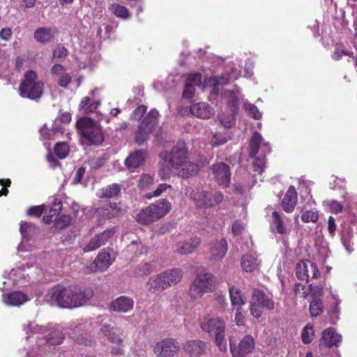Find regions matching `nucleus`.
<instances>
[{
	"label": "nucleus",
	"instance_id": "35",
	"mask_svg": "<svg viewBox=\"0 0 357 357\" xmlns=\"http://www.w3.org/2000/svg\"><path fill=\"white\" fill-rule=\"evenodd\" d=\"M206 348V344L201 340L188 341L184 344L185 352L190 356H197L202 354Z\"/></svg>",
	"mask_w": 357,
	"mask_h": 357
},
{
	"label": "nucleus",
	"instance_id": "53",
	"mask_svg": "<svg viewBox=\"0 0 357 357\" xmlns=\"http://www.w3.org/2000/svg\"><path fill=\"white\" fill-rule=\"evenodd\" d=\"M116 232V227H113L105 230L103 232L97 234L99 237L102 245H105L106 243L114 236Z\"/></svg>",
	"mask_w": 357,
	"mask_h": 357
},
{
	"label": "nucleus",
	"instance_id": "64",
	"mask_svg": "<svg viewBox=\"0 0 357 357\" xmlns=\"http://www.w3.org/2000/svg\"><path fill=\"white\" fill-rule=\"evenodd\" d=\"M67 54V50L63 46L57 45L53 52V57L61 59L63 58Z\"/></svg>",
	"mask_w": 357,
	"mask_h": 357
},
{
	"label": "nucleus",
	"instance_id": "33",
	"mask_svg": "<svg viewBox=\"0 0 357 357\" xmlns=\"http://www.w3.org/2000/svg\"><path fill=\"white\" fill-rule=\"evenodd\" d=\"M229 297L233 309H241L246 303V298L241 291L234 287L229 289Z\"/></svg>",
	"mask_w": 357,
	"mask_h": 357
},
{
	"label": "nucleus",
	"instance_id": "55",
	"mask_svg": "<svg viewBox=\"0 0 357 357\" xmlns=\"http://www.w3.org/2000/svg\"><path fill=\"white\" fill-rule=\"evenodd\" d=\"M71 218L69 215H63L55 220V226L57 229H62L70 225Z\"/></svg>",
	"mask_w": 357,
	"mask_h": 357
},
{
	"label": "nucleus",
	"instance_id": "24",
	"mask_svg": "<svg viewBox=\"0 0 357 357\" xmlns=\"http://www.w3.org/2000/svg\"><path fill=\"white\" fill-rule=\"evenodd\" d=\"M51 73L61 87L66 88L71 82V75L61 64H54L51 68Z\"/></svg>",
	"mask_w": 357,
	"mask_h": 357
},
{
	"label": "nucleus",
	"instance_id": "7",
	"mask_svg": "<svg viewBox=\"0 0 357 357\" xmlns=\"http://www.w3.org/2000/svg\"><path fill=\"white\" fill-rule=\"evenodd\" d=\"M215 287L214 276L210 273L198 274L189 288V295L197 300L208 292L212 291Z\"/></svg>",
	"mask_w": 357,
	"mask_h": 357
},
{
	"label": "nucleus",
	"instance_id": "51",
	"mask_svg": "<svg viewBox=\"0 0 357 357\" xmlns=\"http://www.w3.org/2000/svg\"><path fill=\"white\" fill-rule=\"evenodd\" d=\"M310 312L312 317H317L323 312V303L320 299H314L310 305Z\"/></svg>",
	"mask_w": 357,
	"mask_h": 357
},
{
	"label": "nucleus",
	"instance_id": "29",
	"mask_svg": "<svg viewBox=\"0 0 357 357\" xmlns=\"http://www.w3.org/2000/svg\"><path fill=\"white\" fill-rule=\"evenodd\" d=\"M146 159V153L137 151L130 153L125 160L126 166L131 170L137 169L143 165Z\"/></svg>",
	"mask_w": 357,
	"mask_h": 357
},
{
	"label": "nucleus",
	"instance_id": "37",
	"mask_svg": "<svg viewBox=\"0 0 357 357\" xmlns=\"http://www.w3.org/2000/svg\"><path fill=\"white\" fill-rule=\"evenodd\" d=\"M260 261L252 255H245L241 259V268L245 272H254L259 269Z\"/></svg>",
	"mask_w": 357,
	"mask_h": 357
},
{
	"label": "nucleus",
	"instance_id": "32",
	"mask_svg": "<svg viewBox=\"0 0 357 357\" xmlns=\"http://www.w3.org/2000/svg\"><path fill=\"white\" fill-rule=\"evenodd\" d=\"M222 98L231 106L233 112L237 110L239 100H243V96L241 94L240 90L237 87L233 90L225 91L222 94Z\"/></svg>",
	"mask_w": 357,
	"mask_h": 357
},
{
	"label": "nucleus",
	"instance_id": "45",
	"mask_svg": "<svg viewBox=\"0 0 357 357\" xmlns=\"http://www.w3.org/2000/svg\"><path fill=\"white\" fill-rule=\"evenodd\" d=\"M161 158L160 162V169L158 172V175L160 176V178L163 180L167 179L170 177L172 174V169H174L173 167H172L171 164L169 162V160H166Z\"/></svg>",
	"mask_w": 357,
	"mask_h": 357
},
{
	"label": "nucleus",
	"instance_id": "10",
	"mask_svg": "<svg viewBox=\"0 0 357 357\" xmlns=\"http://www.w3.org/2000/svg\"><path fill=\"white\" fill-rule=\"evenodd\" d=\"M116 259L115 253L109 248L101 250L94 261L86 268L85 273L106 271Z\"/></svg>",
	"mask_w": 357,
	"mask_h": 357
},
{
	"label": "nucleus",
	"instance_id": "1",
	"mask_svg": "<svg viewBox=\"0 0 357 357\" xmlns=\"http://www.w3.org/2000/svg\"><path fill=\"white\" fill-rule=\"evenodd\" d=\"M93 296L91 289H82L77 287L55 285L45 295L46 301L63 308H75L84 305Z\"/></svg>",
	"mask_w": 357,
	"mask_h": 357
},
{
	"label": "nucleus",
	"instance_id": "21",
	"mask_svg": "<svg viewBox=\"0 0 357 357\" xmlns=\"http://www.w3.org/2000/svg\"><path fill=\"white\" fill-rule=\"evenodd\" d=\"M100 331L110 342L119 344L123 341L122 334L111 321L104 323Z\"/></svg>",
	"mask_w": 357,
	"mask_h": 357
},
{
	"label": "nucleus",
	"instance_id": "31",
	"mask_svg": "<svg viewBox=\"0 0 357 357\" xmlns=\"http://www.w3.org/2000/svg\"><path fill=\"white\" fill-rule=\"evenodd\" d=\"M190 112L192 115L200 119H208L213 114V109L206 102H199L190 107Z\"/></svg>",
	"mask_w": 357,
	"mask_h": 357
},
{
	"label": "nucleus",
	"instance_id": "20",
	"mask_svg": "<svg viewBox=\"0 0 357 357\" xmlns=\"http://www.w3.org/2000/svg\"><path fill=\"white\" fill-rule=\"evenodd\" d=\"M201 243L200 238L194 236L188 240L178 242L175 245V251L182 255L194 252Z\"/></svg>",
	"mask_w": 357,
	"mask_h": 357
},
{
	"label": "nucleus",
	"instance_id": "40",
	"mask_svg": "<svg viewBox=\"0 0 357 357\" xmlns=\"http://www.w3.org/2000/svg\"><path fill=\"white\" fill-rule=\"evenodd\" d=\"M150 206L142 208L137 215L136 220L142 225H149L157 220Z\"/></svg>",
	"mask_w": 357,
	"mask_h": 357
},
{
	"label": "nucleus",
	"instance_id": "23",
	"mask_svg": "<svg viewBox=\"0 0 357 357\" xmlns=\"http://www.w3.org/2000/svg\"><path fill=\"white\" fill-rule=\"evenodd\" d=\"M29 300L28 296L20 291L3 294L2 301L8 306H20Z\"/></svg>",
	"mask_w": 357,
	"mask_h": 357
},
{
	"label": "nucleus",
	"instance_id": "47",
	"mask_svg": "<svg viewBox=\"0 0 357 357\" xmlns=\"http://www.w3.org/2000/svg\"><path fill=\"white\" fill-rule=\"evenodd\" d=\"M324 205L330 212L333 213H341L344 208L343 205L340 202L334 199L324 202Z\"/></svg>",
	"mask_w": 357,
	"mask_h": 357
},
{
	"label": "nucleus",
	"instance_id": "34",
	"mask_svg": "<svg viewBox=\"0 0 357 357\" xmlns=\"http://www.w3.org/2000/svg\"><path fill=\"white\" fill-rule=\"evenodd\" d=\"M168 288L181 282L183 273L180 268H172L162 272Z\"/></svg>",
	"mask_w": 357,
	"mask_h": 357
},
{
	"label": "nucleus",
	"instance_id": "8",
	"mask_svg": "<svg viewBox=\"0 0 357 357\" xmlns=\"http://www.w3.org/2000/svg\"><path fill=\"white\" fill-rule=\"evenodd\" d=\"M159 112L153 109L141 121L135 132V142L138 144H143L149 137L158 123Z\"/></svg>",
	"mask_w": 357,
	"mask_h": 357
},
{
	"label": "nucleus",
	"instance_id": "52",
	"mask_svg": "<svg viewBox=\"0 0 357 357\" xmlns=\"http://www.w3.org/2000/svg\"><path fill=\"white\" fill-rule=\"evenodd\" d=\"M68 151V146L65 142H59L54 146V152L61 159L65 158L67 156Z\"/></svg>",
	"mask_w": 357,
	"mask_h": 357
},
{
	"label": "nucleus",
	"instance_id": "27",
	"mask_svg": "<svg viewBox=\"0 0 357 357\" xmlns=\"http://www.w3.org/2000/svg\"><path fill=\"white\" fill-rule=\"evenodd\" d=\"M155 218L158 220L164 217L171 210L172 204L166 199H161L149 205Z\"/></svg>",
	"mask_w": 357,
	"mask_h": 357
},
{
	"label": "nucleus",
	"instance_id": "6",
	"mask_svg": "<svg viewBox=\"0 0 357 357\" xmlns=\"http://www.w3.org/2000/svg\"><path fill=\"white\" fill-rule=\"evenodd\" d=\"M80 135L90 144H99L104 140L100 126L90 118H82L77 121Z\"/></svg>",
	"mask_w": 357,
	"mask_h": 357
},
{
	"label": "nucleus",
	"instance_id": "48",
	"mask_svg": "<svg viewBox=\"0 0 357 357\" xmlns=\"http://www.w3.org/2000/svg\"><path fill=\"white\" fill-rule=\"evenodd\" d=\"M103 245L98 235H96L90 239L89 243L83 248L84 252H89L97 250Z\"/></svg>",
	"mask_w": 357,
	"mask_h": 357
},
{
	"label": "nucleus",
	"instance_id": "17",
	"mask_svg": "<svg viewBox=\"0 0 357 357\" xmlns=\"http://www.w3.org/2000/svg\"><path fill=\"white\" fill-rule=\"evenodd\" d=\"M296 273L299 279L306 281L317 278L320 275L317 265L309 260L298 262L296 265Z\"/></svg>",
	"mask_w": 357,
	"mask_h": 357
},
{
	"label": "nucleus",
	"instance_id": "3",
	"mask_svg": "<svg viewBox=\"0 0 357 357\" xmlns=\"http://www.w3.org/2000/svg\"><path fill=\"white\" fill-rule=\"evenodd\" d=\"M161 157L164 160H169L177 175L181 177L193 176L199 172V166L187 160V150L183 144L176 146L169 153L162 152Z\"/></svg>",
	"mask_w": 357,
	"mask_h": 357
},
{
	"label": "nucleus",
	"instance_id": "4",
	"mask_svg": "<svg viewBox=\"0 0 357 357\" xmlns=\"http://www.w3.org/2000/svg\"><path fill=\"white\" fill-rule=\"evenodd\" d=\"M203 331L213 335L216 345L221 351H226L227 349V341L225 337V324L220 317H206L201 322Z\"/></svg>",
	"mask_w": 357,
	"mask_h": 357
},
{
	"label": "nucleus",
	"instance_id": "56",
	"mask_svg": "<svg viewBox=\"0 0 357 357\" xmlns=\"http://www.w3.org/2000/svg\"><path fill=\"white\" fill-rule=\"evenodd\" d=\"M223 200V195L220 192H216L215 194L210 193L208 202L206 203L208 204V207L213 206L215 205H218L220 202H222Z\"/></svg>",
	"mask_w": 357,
	"mask_h": 357
},
{
	"label": "nucleus",
	"instance_id": "38",
	"mask_svg": "<svg viewBox=\"0 0 357 357\" xmlns=\"http://www.w3.org/2000/svg\"><path fill=\"white\" fill-rule=\"evenodd\" d=\"M227 252V243L225 239L216 241L211 248V257L220 259L224 257Z\"/></svg>",
	"mask_w": 357,
	"mask_h": 357
},
{
	"label": "nucleus",
	"instance_id": "9",
	"mask_svg": "<svg viewBox=\"0 0 357 357\" xmlns=\"http://www.w3.org/2000/svg\"><path fill=\"white\" fill-rule=\"evenodd\" d=\"M275 307L273 301L264 291L255 289L250 301V313L255 318H259L262 310H273Z\"/></svg>",
	"mask_w": 357,
	"mask_h": 357
},
{
	"label": "nucleus",
	"instance_id": "41",
	"mask_svg": "<svg viewBox=\"0 0 357 357\" xmlns=\"http://www.w3.org/2000/svg\"><path fill=\"white\" fill-rule=\"evenodd\" d=\"M120 190V186L118 184L113 183L100 190L97 192V195L100 198H112L117 195Z\"/></svg>",
	"mask_w": 357,
	"mask_h": 357
},
{
	"label": "nucleus",
	"instance_id": "43",
	"mask_svg": "<svg viewBox=\"0 0 357 357\" xmlns=\"http://www.w3.org/2000/svg\"><path fill=\"white\" fill-rule=\"evenodd\" d=\"M154 269V265L151 262H142L136 267L134 275L137 277L144 276L151 273Z\"/></svg>",
	"mask_w": 357,
	"mask_h": 357
},
{
	"label": "nucleus",
	"instance_id": "62",
	"mask_svg": "<svg viewBox=\"0 0 357 357\" xmlns=\"http://www.w3.org/2000/svg\"><path fill=\"white\" fill-rule=\"evenodd\" d=\"M254 169L258 174H261L265 167V156L257 158L253 163Z\"/></svg>",
	"mask_w": 357,
	"mask_h": 357
},
{
	"label": "nucleus",
	"instance_id": "61",
	"mask_svg": "<svg viewBox=\"0 0 357 357\" xmlns=\"http://www.w3.org/2000/svg\"><path fill=\"white\" fill-rule=\"evenodd\" d=\"M56 206L57 207H56V208L50 209L49 214L43 216V220L44 222L50 223L52 221V219L53 217L59 215V211L61 210V207L60 202L58 203Z\"/></svg>",
	"mask_w": 357,
	"mask_h": 357
},
{
	"label": "nucleus",
	"instance_id": "19",
	"mask_svg": "<svg viewBox=\"0 0 357 357\" xmlns=\"http://www.w3.org/2000/svg\"><path fill=\"white\" fill-rule=\"evenodd\" d=\"M126 208L120 203H108L97 209L98 215L105 219H111L123 214Z\"/></svg>",
	"mask_w": 357,
	"mask_h": 357
},
{
	"label": "nucleus",
	"instance_id": "39",
	"mask_svg": "<svg viewBox=\"0 0 357 357\" xmlns=\"http://www.w3.org/2000/svg\"><path fill=\"white\" fill-rule=\"evenodd\" d=\"M210 193L206 191L192 190L190 194V198L195 202L197 206L199 208L208 207Z\"/></svg>",
	"mask_w": 357,
	"mask_h": 357
},
{
	"label": "nucleus",
	"instance_id": "44",
	"mask_svg": "<svg viewBox=\"0 0 357 357\" xmlns=\"http://www.w3.org/2000/svg\"><path fill=\"white\" fill-rule=\"evenodd\" d=\"M126 250L132 256L138 257L144 252L145 249L140 241H133L127 246Z\"/></svg>",
	"mask_w": 357,
	"mask_h": 357
},
{
	"label": "nucleus",
	"instance_id": "15",
	"mask_svg": "<svg viewBox=\"0 0 357 357\" xmlns=\"http://www.w3.org/2000/svg\"><path fill=\"white\" fill-rule=\"evenodd\" d=\"M229 345L232 357H241L251 354L253 351L255 342L252 335H247L240 341L238 348H236L235 344L231 338H229Z\"/></svg>",
	"mask_w": 357,
	"mask_h": 357
},
{
	"label": "nucleus",
	"instance_id": "5",
	"mask_svg": "<svg viewBox=\"0 0 357 357\" xmlns=\"http://www.w3.org/2000/svg\"><path fill=\"white\" fill-rule=\"evenodd\" d=\"M43 82L38 79L36 72L29 70L25 73L19 88L20 95L31 100L39 99L43 95Z\"/></svg>",
	"mask_w": 357,
	"mask_h": 357
},
{
	"label": "nucleus",
	"instance_id": "54",
	"mask_svg": "<svg viewBox=\"0 0 357 357\" xmlns=\"http://www.w3.org/2000/svg\"><path fill=\"white\" fill-rule=\"evenodd\" d=\"M154 183V177L150 174H143L139 181L138 185L141 189L149 188Z\"/></svg>",
	"mask_w": 357,
	"mask_h": 357
},
{
	"label": "nucleus",
	"instance_id": "14",
	"mask_svg": "<svg viewBox=\"0 0 357 357\" xmlns=\"http://www.w3.org/2000/svg\"><path fill=\"white\" fill-rule=\"evenodd\" d=\"M211 176L222 188H227L231 182L229 167L224 162H217L211 167Z\"/></svg>",
	"mask_w": 357,
	"mask_h": 357
},
{
	"label": "nucleus",
	"instance_id": "13",
	"mask_svg": "<svg viewBox=\"0 0 357 357\" xmlns=\"http://www.w3.org/2000/svg\"><path fill=\"white\" fill-rule=\"evenodd\" d=\"M240 74L241 72L239 70L232 69L231 71L227 75V77L223 75L221 77H211L206 79L202 87L204 89L209 88L211 89V93H218L220 91V86H223L230 81L236 80L240 76Z\"/></svg>",
	"mask_w": 357,
	"mask_h": 357
},
{
	"label": "nucleus",
	"instance_id": "49",
	"mask_svg": "<svg viewBox=\"0 0 357 357\" xmlns=\"http://www.w3.org/2000/svg\"><path fill=\"white\" fill-rule=\"evenodd\" d=\"M243 108L248 112L252 116L257 120L261 118V113L259 111L257 106L253 104L248 102L247 100H243Z\"/></svg>",
	"mask_w": 357,
	"mask_h": 357
},
{
	"label": "nucleus",
	"instance_id": "25",
	"mask_svg": "<svg viewBox=\"0 0 357 357\" xmlns=\"http://www.w3.org/2000/svg\"><path fill=\"white\" fill-rule=\"evenodd\" d=\"M146 287L149 291L152 293L161 291L168 288L162 273L149 278L146 283Z\"/></svg>",
	"mask_w": 357,
	"mask_h": 357
},
{
	"label": "nucleus",
	"instance_id": "22",
	"mask_svg": "<svg viewBox=\"0 0 357 357\" xmlns=\"http://www.w3.org/2000/svg\"><path fill=\"white\" fill-rule=\"evenodd\" d=\"M202 75L199 73L188 75L185 89L183 91V97L185 98H192L195 92V86H201Z\"/></svg>",
	"mask_w": 357,
	"mask_h": 357
},
{
	"label": "nucleus",
	"instance_id": "58",
	"mask_svg": "<svg viewBox=\"0 0 357 357\" xmlns=\"http://www.w3.org/2000/svg\"><path fill=\"white\" fill-rule=\"evenodd\" d=\"M324 286L322 284L312 286L310 284L308 289L311 291V295L314 299H319L324 294Z\"/></svg>",
	"mask_w": 357,
	"mask_h": 357
},
{
	"label": "nucleus",
	"instance_id": "30",
	"mask_svg": "<svg viewBox=\"0 0 357 357\" xmlns=\"http://www.w3.org/2000/svg\"><path fill=\"white\" fill-rule=\"evenodd\" d=\"M297 202V192L294 186H290L282 202L283 209L287 212L293 211Z\"/></svg>",
	"mask_w": 357,
	"mask_h": 357
},
{
	"label": "nucleus",
	"instance_id": "46",
	"mask_svg": "<svg viewBox=\"0 0 357 357\" xmlns=\"http://www.w3.org/2000/svg\"><path fill=\"white\" fill-rule=\"evenodd\" d=\"M110 10L112 13L118 17H121L122 19H128L130 17V15L128 9L118 3L112 4Z\"/></svg>",
	"mask_w": 357,
	"mask_h": 357
},
{
	"label": "nucleus",
	"instance_id": "63",
	"mask_svg": "<svg viewBox=\"0 0 357 357\" xmlns=\"http://www.w3.org/2000/svg\"><path fill=\"white\" fill-rule=\"evenodd\" d=\"M172 186L170 185H167L166 183H161L158 185V188L155 190L153 192V194H149L146 195L147 198H152L153 197H159L164 192H165L167 189L171 188Z\"/></svg>",
	"mask_w": 357,
	"mask_h": 357
},
{
	"label": "nucleus",
	"instance_id": "12",
	"mask_svg": "<svg viewBox=\"0 0 357 357\" xmlns=\"http://www.w3.org/2000/svg\"><path fill=\"white\" fill-rule=\"evenodd\" d=\"M180 349V343L176 339L166 338L155 344L153 352L158 357H173Z\"/></svg>",
	"mask_w": 357,
	"mask_h": 357
},
{
	"label": "nucleus",
	"instance_id": "60",
	"mask_svg": "<svg viewBox=\"0 0 357 357\" xmlns=\"http://www.w3.org/2000/svg\"><path fill=\"white\" fill-rule=\"evenodd\" d=\"M147 107L145 105H139L137 107L131 114L130 119L138 121L142 119L145 112H146Z\"/></svg>",
	"mask_w": 357,
	"mask_h": 357
},
{
	"label": "nucleus",
	"instance_id": "42",
	"mask_svg": "<svg viewBox=\"0 0 357 357\" xmlns=\"http://www.w3.org/2000/svg\"><path fill=\"white\" fill-rule=\"evenodd\" d=\"M272 218V229L280 234H287V229L284 225L283 220L281 219L280 215L276 211L273 212Z\"/></svg>",
	"mask_w": 357,
	"mask_h": 357
},
{
	"label": "nucleus",
	"instance_id": "26",
	"mask_svg": "<svg viewBox=\"0 0 357 357\" xmlns=\"http://www.w3.org/2000/svg\"><path fill=\"white\" fill-rule=\"evenodd\" d=\"M134 305V301L128 296H120L114 300L110 304V309L119 312H128L131 310Z\"/></svg>",
	"mask_w": 357,
	"mask_h": 357
},
{
	"label": "nucleus",
	"instance_id": "2",
	"mask_svg": "<svg viewBox=\"0 0 357 357\" xmlns=\"http://www.w3.org/2000/svg\"><path fill=\"white\" fill-rule=\"evenodd\" d=\"M24 330L28 335L26 341L28 343H35L38 348L45 343L59 344L64 337L63 328L56 324L40 326L33 322H29L24 326Z\"/></svg>",
	"mask_w": 357,
	"mask_h": 357
},
{
	"label": "nucleus",
	"instance_id": "16",
	"mask_svg": "<svg viewBox=\"0 0 357 357\" xmlns=\"http://www.w3.org/2000/svg\"><path fill=\"white\" fill-rule=\"evenodd\" d=\"M33 266H27L26 268L24 266L13 268L9 273L10 278L13 280L14 284L20 286H24L33 278L32 270ZM35 272L40 274L41 271L37 267L34 268Z\"/></svg>",
	"mask_w": 357,
	"mask_h": 357
},
{
	"label": "nucleus",
	"instance_id": "11",
	"mask_svg": "<svg viewBox=\"0 0 357 357\" xmlns=\"http://www.w3.org/2000/svg\"><path fill=\"white\" fill-rule=\"evenodd\" d=\"M22 234V241L19 245L18 251H30L35 246L34 235L36 234L38 229L30 222H22L20 228Z\"/></svg>",
	"mask_w": 357,
	"mask_h": 357
},
{
	"label": "nucleus",
	"instance_id": "28",
	"mask_svg": "<svg viewBox=\"0 0 357 357\" xmlns=\"http://www.w3.org/2000/svg\"><path fill=\"white\" fill-rule=\"evenodd\" d=\"M341 340L342 336L337 333L333 328L330 327L323 331L321 342L328 347H338Z\"/></svg>",
	"mask_w": 357,
	"mask_h": 357
},
{
	"label": "nucleus",
	"instance_id": "18",
	"mask_svg": "<svg viewBox=\"0 0 357 357\" xmlns=\"http://www.w3.org/2000/svg\"><path fill=\"white\" fill-rule=\"evenodd\" d=\"M260 151L263 155H266L271 152V147L269 143L264 140L259 132H255L249 142V155L254 158Z\"/></svg>",
	"mask_w": 357,
	"mask_h": 357
},
{
	"label": "nucleus",
	"instance_id": "36",
	"mask_svg": "<svg viewBox=\"0 0 357 357\" xmlns=\"http://www.w3.org/2000/svg\"><path fill=\"white\" fill-rule=\"evenodd\" d=\"M56 33V31L54 29L41 27L35 31L33 36L37 42L47 43L54 38Z\"/></svg>",
	"mask_w": 357,
	"mask_h": 357
},
{
	"label": "nucleus",
	"instance_id": "57",
	"mask_svg": "<svg viewBox=\"0 0 357 357\" xmlns=\"http://www.w3.org/2000/svg\"><path fill=\"white\" fill-rule=\"evenodd\" d=\"M301 220L305 222H315L318 220V213L314 211H307L301 215Z\"/></svg>",
	"mask_w": 357,
	"mask_h": 357
},
{
	"label": "nucleus",
	"instance_id": "50",
	"mask_svg": "<svg viewBox=\"0 0 357 357\" xmlns=\"http://www.w3.org/2000/svg\"><path fill=\"white\" fill-rule=\"evenodd\" d=\"M314 328L311 324H307L303 328L301 334L302 341L304 344H309L312 342L314 337Z\"/></svg>",
	"mask_w": 357,
	"mask_h": 357
},
{
	"label": "nucleus",
	"instance_id": "59",
	"mask_svg": "<svg viewBox=\"0 0 357 357\" xmlns=\"http://www.w3.org/2000/svg\"><path fill=\"white\" fill-rule=\"evenodd\" d=\"M227 138L221 133H216L213 135L211 139V144L213 146H218L225 144Z\"/></svg>",
	"mask_w": 357,
	"mask_h": 357
}]
</instances>
